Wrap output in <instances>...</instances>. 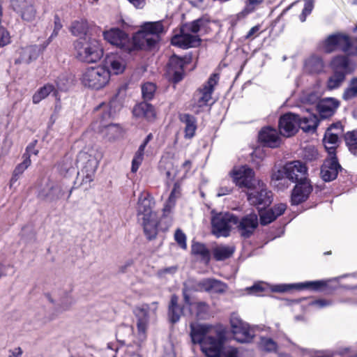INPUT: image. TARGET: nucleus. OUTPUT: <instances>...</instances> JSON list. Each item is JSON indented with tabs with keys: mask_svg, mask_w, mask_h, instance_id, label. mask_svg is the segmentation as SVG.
Here are the masks:
<instances>
[{
	"mask_svg": "<svg viewBox=\"0 0 357 357\" xmlns=\"http://www.w3.org/2000/svg\"><path fill=\"white\" fill-rule=\"evenodd\" d=\"M332 128H336L341 130V125L340 123L333 124L325 132L323 141L324 146L329 155H333V154H335V149L337 146L339 139L337 133H333L331 132Z\"/></svg>",
	"mask_w": 357,
	"mask_h": 357,
	"instance_id": "cd10ccee",
	"label": "nucleus"
},
{
	"mask_svg": "<svg viewBox=\"0 0 357 357\" xmlns=\"http://www.w3.org/2000/svg\"><path fill=\"white\" fill-rule=\"evenodd\" d=\"M56 84L61 91H66L71 86L73 79L68 74L63 73L57 77Z\"/></svg>",
	"mask_w": 357,
	"mask_h": 357,
	"instance_id": "09e8293b",
	"label": "nucleus"
},
{
	"mask_svg": "<svg viewBox=\"0 0 357 357\" xmlns=\"http://www.w3.org/2000/svg\"><path fill=\"white\" fill-rule=\"evenodd\" d=\"M165 32L162 21L145 22L141 29L132 37L119 28H112L102 33L104 39L112 45L124 51L132 52L138 50H151L160 40V36Z\"/></svg>",
	"mask_w": 357,
	"mask_h": 357,
	"instance_id": "f257e3e1",
	"label": "nucleus"
},
{
	"mask_svg": "<svg viewBox=\"0 0 357 357\" xmlns=\"http://www.w3.org/2000/svg\"><path fill=\"white\" fill-rule=\"evenodd\" d=\"M313 8V0H305L304 8L302 10L301 14L299 16V19L302 22L305 21L307 16L311 13Z\"/></svg>",
	"mask_w": 357,
	"mask_h": 357,
	"instance_id": "13d9d810",
	"label": "nucleus"
},
{
	"mask_svg": "<svg viewBox=\"0 0 357 357\" xmlns=\"http://www.w3.org/2000/svg\"><path fill=\"white\" fill-rule=\"evenodd\" d=\"M103 132L109 140H112L121 136L122 130L117 124H109L105 126Z\"/></svg>",
	"mask_w": 357,
	"mask_h": 357,
	"instance_id": "de8ad7c7",
	"label": "nucleus"
},
{
	"mask_svg": "<svg viewBox=\"0 0 357 357\" xmlns=\"http://www.w3.org/2000/svg\"><path fill=\"white\" fill-rule=\"evenodd\" d=\"M235 247L229 245H218L212 249L213 258L216 261H224L230 258L235 252Z\"/></svg>",
	"mask_w": 357,
	"mask_h": 357,
	"instance_id": "473e14b6",
	"label": "nucleus"
},
{
	"mask_svg": "<svg viewBox=\"0 0 357 357\" xmlns=\"http://www.w3.org/2000/svg\"><path fill=\"white\" fill-rule=\"evenodd\" d=\"M10 43V36L6 28L0 24V47H3Z\"/></svg>",
	"mask_w": 357,
	"mask_h": 357,
	"instance_id": "680f3d73",
	"label": "nucleus"
},
{
	"mask_svg": "<svg viewBox=\"0 0 357 357\" xmlns=\"http://www.w3.org/2000/svg\"><path fill=\"white\" fill-rule=\"evenodd\" d=\"M357 96V78L351 80L349 87L343 93V98L346 100Z\"/></svg>",
	"mask_w": 357,
	"mask_h": 357,
	"instance_id": "603ef678",
	"label": "nucleus"
},
{
	"mask_svg": "<svg viewBox=\"0 0 357 357\" xmlns=\"http://www.w3.org/2000/svg\"><path fill=\"white\" fill-rule=\"evenodd\" d=\"M40 52V47L37 45H29L19 50V57L15 60V64H29L36 60Z\"/></svg>",
	"mask_w": 357,
	"mask_h": 357,
	"instance_id": "5701e85b",
	"label": "nucleus"
},
{
	"mask_svg": "<svg viewBox=\"0 0 357 357\" xmlns=\"http://www.w3.org/2000/svg\"><path fill=\"white\" fill-rule=\"evenodd\" d=\"M346 75L344 73L333 71V74L328 78L327 82L328 89L333 90L339 88L344 81Z\"/></svg>",
	"mask_w": 357,
	"mask_h": 357,
	"instance_id": "37998d69",
	"label": "nucleus"
},
{
	"mask_svg": "<svg viewBox=\"0 0 357 357\" xmlns=\"http://www.w3.org/2000/svg\"><path fill=\"white\" fill-rule=\"evenodd\" d=\"M181 183L178 181H176L174 184V187H173V189L169 195V197H171V199H175V200H176V199L181 196Z\"/></svg>",
	"mask_w": 357,
	"mask_h": 357,
	"instance_id": "69168bd1",
	"label": "nucleus"
},
{
	"mask_svg": "<svg viewBox=\"0 0 357 357\" xmlns=\"http://www.w3.org/2000/svg\"><path fill=\"white\" fill-rule=\"evenodd\" d=\"M259 347L264 351L268 352L276 351L278 344L270 337H261L259 342Z\"/></svg>",
	"mask_w": 357,
	"mask_h": 357,
	"instance_id": "8fccbe9b",
	"label": "nucleus"
},
{
	"mask_svg": "<svg viewBox=\"0 0 357 357\" xmlns=\"http://www.w3.org/2000/svg\"><path fill=\"white\" fill-rule=\"evenodd\" d=\"M285 169L287 172V179L293 183H298L307 179V168L299 160L287 162Z\"/></svg>",
	"mask_w": 357,
	"mask_h": 357,
	"instance_id": "dca6fc26",
	"label": "nucleus"
},
{
	"mask_svg": "<svg viewBox=\"0 0 357 357\" xmlns=\"http://www.w3.org/2000/svg\"><path fill=\"white\" fill-rule=\"evenodd\" d=\"M264 1V0H246L243 10L231 17V26H234L238 22L245 20L250 14L254 13Z\"/></svg>",
	"mask_w": 357,
	"mask_h": 357,
	"instance_id": "b1692460",
	"label": "nucleus"
},
{
	"mask_svg": "<svg viewBox=\"0 0 357 357\" xmlns=\"http://www.w3.org/2000/svg\"><path fill=\"white\" fill-rule=\"evenodd\" d=\"M307 114L299 116V128L305 132H313L316 131L319 125V119L315 114L312 112V108H306Z\"/></svg>",
	"mask_w": 357,
	"mask_h": 357,
	"instance_id": "bb28decb",
	"label": "nucleus"
},
{
	"mask_svg": "<svg viewBox=\"0 0 357 357\" xmlns=\"http://www.w3.org/2000/svg\"><path fill=\"white\" fill-rule=\"evenodd\" d=\"M156 91V86L152 82L144 83L142 86V94L144 100L149 101L153 98Z\"/></svg>",
	"mask_w": 357,
	"mask_h": 357,
	"instance_id": "49530a36",
	"label": "nucleus"
},
{
	"mask_svg": "<svg viewBox=\"0 0 357 357\" xmlns=\"http://www.w3.org/2000/svg\"><path fill=\"white\" fill-rule=\"evenodd\" d=\"M237 349L231 347H225L222 349L221 356L222 357H238Z\"/></svg>",
	"mask_w": 357,
	"mask_h": 357,
	"instance_id": "0e129e2a",
	"label": "nucleus"
},
{
	"mask_svg": "<svg viewBox=\"0 0 357 357\" xmlns=\"http://www.w3.org/2000/svg\"><path fill=\"white\" fill-rule=\"evenodd\" d=\"M178 271L177 266H172L159 269L157 271V276L160 279H167V275L173 276Z\"/></svg>",
	"mask_w": 357,
	"mask_h": 357,
	"instance_id": "6e6d98bb",
	"label": "nucleus"
},
{
	"mask_svg": "<svg viewBox=\"0 0 357 357\" xmlns=\"http://www.w3.org/2000/svg\"><path fill=\"white\" fill-rule=\"evenodd\" d=\"M238 223V218L230 213H220L211 218L212 233L216 237H227L234 225Z\"/></svg>",
	"mask_w": 357,
	"mask_h": 357,
	"instance_id": "1a4fd4ad",
	"label": "nucleus"
},
{
	"mask_svg": "<svg viewBox=\"0 0 357 357\" xmlns=\"http://www.w3.org/2000/svg\"><path fill=\"white\" fill-rule=\"evenodd\" d=\"M88 31V24L84 20H75L72 22L70 26V32L75 36H79V38L86 36Z\"/></svg>",
	"mask_w": 357,
	"mask_h": 357,
	"instance_id": "ea45409f",
	"label": "nucleus"
},
{
	"mask_svg": "<svg viewBox=\"0 0 357 357\" xmlns=\"http://www.w3.org/2000/svg\"><path fill=\"white\" fill-rule=\"evenodd\" d=\"M132 114L135 117L144 118L148 121L153 119L155 116L153 105L146 100L137 104L132 109Z\"/></svg>",
	"mask_w": 357,
	"mask_h": 357,
	"instance_id": "7c9ffc66",
	"label": "nucleus"
},
{
	"mask_svg": "<svg viewBox=\"0 0 357 357\" xmlns=\"http://www.w3.org/2000/svg\"><path fill=\"white\" fill-rule=\"evenodd\" d=\"M183 314V307L178 304V297L176 294L171 296L168 305L167 316L172 324L177 323Z\"/></svg>",
	"mask_w": 357,
	"mask_h": 357,
	"instance_id": "c85d7f7f",
	"label": "nucleus"
},
{
	"mask_svg": "<svg viewBox=\"0 0 357 357\" xmlns=\"http://www.w3.org/2000/svg\"><path fill=\"white\" fill-rule=\"evenodd\" d=\"M111 73L115 75L122 73L126 68L125 61L116 54H110L106 56L105 66Z\"/></svg>",
	"mask_w": 357,
	"mask_h": 357,
	"instance_id": "a878e982",
	"label": "nucleus"
},
{
	"mask_svg": "<svg viewBox=\"0 0 357 357\" xmlns=\"http://www.w3.org/2000/svg\"><path fill=\"white\" fill-rule=\"evenodd\" d=\"M312 185L307 178L303 181L296 183L291 195L292 205H298L305 202L312 191Z\"/></svg>",
	"mask_w": 357,
	"mask_h": 357,
	"instance_id": "aec40b11",
	"label": "nucleus"
},
{
	"mask_svg": "<svg viewBox=\"0 0 357 357\" xmlns=\"http://www.w3.org/2000/svg\"><path fill=\"white\" fill-rule=\"evenodd\" d=\"M271 179L273 182H279L278 184L282 183V181H284V182L286 181L287 179V172L285 169V165H284L282 167L277 169L273 170L272 175H271Z\"/></svg>",
	"mask_w": 357,
	"mask_h": 357,
	"instance_id": "5fc2aeb1",
	"label": "nucleus"
},
{
	"mask_svg": "<svg viewBox=\"0 0 357 357\" xmlns=\"http://www.w3.org/2000/svg\"><path fill=\"white\" fill-rule=\"evenodd\" d=\"M344 140L349 151L356 155L357 153V130L348 132L344 135Z\"/></svg>",
	"mask_w": 357,
	"mask_h": 357,
	"instance_id": "c03bdc74",
	"label": "nucleus"
},
{
	"mask_svg": "<svg viewBox=\"0 0 357 357\" xmlns=\"http://www.w3.org/2000/svg\"><path fill=\"white\" fill-rule=\"evenodd\" d=\"M261 29V25L257 24L252 27L246 35L243 36L244 40H252L255 39L258 35Z\"/></svg>",
	"mask_w": 357,
	"mask_h": 357,
	"instance_id": "e2e57ef3",
	"label": "nucleus"
},
{
	"mask_svg": "<svg viewBox=\"0 0 357 357\" xmlns=\"http://www.w3.org/2000/svg\"><path fill=\"white\" fill-rule=\"evenodd\" d=\"M208 22V21L206 18L200 17L191 22L185 23L182 26H183L184 31H188L189 32L197 33L202 27H204Z\"/></svg>",
	"mask_w": 357,
	"mask_h": 357,
	"instance_id": "79ce46f5",
	"label": "nucleus"
},
{
	"mask_svg": "<svg viewBox=\"0 0 357 357\" xmlns=\"http://www.w3.org/2000/svg\"><path fill=\"white\" fill-rule=\"evenodd\" d=\"M174 239L182 249L187 248L186 236L181 229H177L174 234Z\"/></svg>",
	"mask_w": 357,
	"mask_h": 357,
	"instance_id": "052dcab7",
	"label": "nucleus"
},
{
	"mask_svg": "<svg viewBox=\"0 0 357 357\" xmlns=\"http://www.w3.org/2000/svg\"><path fill=\"white\" fill-rule=\"evenodd\" d=\"M334 72L344 73L347 75L349 73V61L347 56H337L333 58L331 63Z\"/></svg>",
	"mask_w": 357,
	"mask_h": 357,
	"instance_id": "f704fd0d",
	"label": "nucleus"
},
{
	"mask_svg": "<svg viewBox=\"0 0 357 357\" xmlns=\"http://www.w3.org/2000/svg\"><path fill=\"white\" fill-rule=\"evenodd\" d=\"M201 39L198 36L190 34L188 31H184L183 26L181 27L180 33L174 36L171 40L172 45L183 49L195 47L199 45Z\"/></svg>",
	"mask_w": 357,
	"mask_h": 357,
	"instance_id": "a211bd4d",
	"label": "nucleus"
},
{
	"mask_svg": "<svg viewBox=\"0 0 357 357\" xmlns=\"http://www.w3.org/2000/svg\"><path fill=\"white\" fill-rule=\"evenodd\" d=\"M191 58L185 56L179 57L173 55L169 61V74L172 75L174 83L176 84L181 81L184 76V68L190 63Z\"/></svg>",
	"mask_w": 357,
	"mask_h": 357,
	"instance_id": "2eb2a0df",
	"label": "nucleus"
},
{
	"mask_svg": "<svg viewBox=\"0 0 357 357\" xmlns=\"http://www.w3.org/2000/svg\"><path fill=\"white\" fill-rule=\"evenodd\" d=\"M342 169L339 164L336 154L330 155L326 158L321 167V177L325 182H330L335 180L340 170Z\"/></svg>",
	"mask_w": 357,
	"mask_h": 357,
	"instance_id": "6ab92c4d",
	"label": "nucleus"
},
{
	"mask_svg": "<svg viewBox=\"0 0 357 357\" xmlns=\"http://www.w3.org/2000/svg\"><path fill=\"white\" fill-rule=\"evenodd\" d=\"M276 215L273 211L268 210L260 215V222L262 225H267L276 219Z\"/></svg>",
	"mask_w": 357,
	"mask_h": 357,
	"instance_id": "bf43d9fd",
	"label": "nucleus"
},
{
	"mask_svg": "<svg viewBox=\"0 0 357 357\" xmlns=\"http://www.w3.org/2000/svg\"><path fill=\"white\" fill-rule=\"evenodd\" d=\"M181 122L185 124V137L190 139L194 137L197 130L196 118L189 114H181L179 115Z\"/></svg>",
	"mask_w": 357,
	"mask_h": 357,
	"instance_id": "72a5a7b5",
	"label": "nucleus"
},
{
	"mask_svg": "<svg viewBox=\"0 0 357 357\" xmlns=\"http://www.w3.org/2000/svg\"><path fill=\"white\" fill-rule=\"evenodd\" d=\"M12 10L27 22L33 21L36 15L32 0H8Z\"/></svg>",
	"mask_w": 357,
	"mask_h": 357,
	"instance_id": "4468645a",
	"label": "nucleus"
},
{
	"mask_svg": "<svg viewBox=\"0 0 357 357\" xmlns=\"http://www.w3.org/2000/svg\"><path fill=\"white\" fill-rule=\"evenodd\" d=\"M154 202L149 196L141 195L137 202V215H142L144 232L149 240L156 237L158 218L157 213L153 211Z\"/></svg>",
	"mask_w": 357,
	"mask_h": 357,
	"instance_id": "7ed1b4c3",
	"label": "nucleus"
},
{
	"mask_svg": "<svg viewBox=\"0 0 357 357\" xmlns=\"http://www.w3.org/2000/svg\"><path fill=\"white\" fill-rule=\"evenodd\" d=\"M287 208V205L285 204H278L275 205L273 208H270V211H273V213L276 215V218L282 215Z\"/></svg>",
	"mask_w": 357,
	"mask_h": 357,
	"instance_id": "338daca9",
	"label": "nucleus"
},
{
	"mask_svg": "<svg viewBox=\"0 0 357 357\" xmlns=\"http://www.w3.org/2000/svg\"><path fill=\"white\" fill-rule=\"evenodd\" d=\"M68 188L64 186L63 184H56L52 185L47 193H40V195L50 199V201L57 200L63 197L66 190Z\"/></svg>",
	"mask_w": 357,
	"mask_h": 357,
	"instance_id": "4c0bfd02",
	"label": "nucleus"
},
{
	"mask_svg": "<svg viewBox=\"0 0 357 357\" xmlns=\"http://www.w3.org/2000/svg\"><path fill=\"white\" fill-rule=\"evenodd\" d=\"M233 182L240 188H245L248 200L251 205L255 206L259 210L269 206L272 201V192L268 190L263 182H258V187L255 188L254 171L247 167L242 166L238 169L233 170L231 173Z\"/></svg>",
	"mask_w": 357,
	"mask_h": 357,
	"instance_id": "f03ea898",
	"label": "nucleus"
},
{
	"mask_svg": "<svg viewBox=\"0 0 357 357\" xmlns=\"http://www.w3.org/2000/svg\"><path fill=\"white\" fill-rule=\"evenodd\" d=\"M54 30L51 34V36L49 37V38L47 39V43L43 46V49L45 48V47L47 45H48V44L52 40V39L54 38H55L56 36H57L59 31L61 29V28L63 27V25L61 24V19L59 18V17L56 15L54 16Z\"/></svg>",
	"mask_w": 357,
	"mask_h": 357,
	"instance_id": "4d7b16f0",
	"label": "nucleus"
},
{
	"mask_svg": "<svg viewBox=\"0 0 357 357\" xmlns=\"http://www.w3.org/2000/svg\"><path fill=\"white\" fill-rule=\"evenodd\" d=\"M110 79V72L104 66L86 68L80 77L81 83L87 88L99 90L105 87Z\"/></svg>",
	"mask_w": 357,
	"mask_h": 357,
	"instance_id": "39448f33",
	"label": "nucleus"
},
{
	"mask_svg": "<svg viewBox=\"0 0 357 357\" xmlns=\"http://www.w3.org/2000/svg\"><path fill=\"white\" fill-rule=\"evenodd\" d=\"M196 316L198 319H206L209 313L210 307L206 302H197L195 304Z\"/></svg>",
	"mask_w": 357,
	"mask_h": 357,
	"instance_id": "3c124183",
	"label": "nucleus"
},
{
	"mask_svg": "<svg viewBox=\"0 0 357 357\" xmlns=\"http://www.w3.org/2000/svg\"><path fill=\"white\" fill-rule=\"evenodd\" d=\"M339 107V102L335 98H326L319 101L316 109L321 119H327L332 116Z\"/></svg>",
	"mask_w": 357,
	"mask_h": 357,
	"instance_id": "393cba45",
	"label": "nucleus"
},
{
	"mask_svg": "<svg viewBox=\"0 0 357 357\" xmlns=\"http://www.w3.org/2000/svg\"><path fill=\"white\" fill-rule=\"evenodd\" d=\"M259 139L264 146L270 148L278 147L281 142L278 131L271 127L264 128L259 132Z\"/></svg>",
	"mask_w": 357,
	"mask_h": 357,
	"instance_id": "4be33fe9",
	"label": "nucleus"
},
{
	"mask_svg": "<svg viewBox=\"0 0 357 357\" xmlns=\"http://www.w3.org/2000/svg\"><path fill=\"white\" fill-rule=\"evenodd\" d=\"M327 283L324 280L307 281L304 282L294 284H281L274 285L272 288L274 292H289L294 289L302 290L304 289H311L313 291H320L326 287Z\"/></svg>",
	"mask_w": 357,
	"mask_h": 357,
	"instance_id": "f8f14e48",
	"label": "nucleus"
},
{
	"mask_svg": "<svg viewBox=\"0 0 357 357\" xmlns=\"http://www.w3.org/2000/svg\"><path fill=\"white\" fill-rule=\"evenodd\" d=\"M157 309L158 302H153L150 305L144 303L135 307L133 310L136 318L137 333L141 342H143L146 337V334L149 324V312L151 310L153 314H155Z\"/></svg>",
	"mask_w": 357,
	"mask_h": 357,
	"instance_id": "9d476101",
	"label": "nucleus"
},
{
	"mask_svg": "<svg viewBox=\"0 0 357 357\" xmlns=\"http://www.w3.org/2000/svg\"><path fill=\"white\" fill-rule=\"evenodd\" d=\"M212 326L207 324L192 322L190 324V336L193 344L199 346L206 340L210 334Z\"/></svg>",
	"mask_w": 357,
	"mask_h": 357,
	"instance_id": "412c9836",
	"label": "nucleus"
},
{
	"mask_svg": "<svg viewBox=\"0 0 357 357\" xmlns=\"http://www.w3.org/2000/svg\"><path fill=\"white\" fill-rule=\"evenodd\" d=\"M324 67V61L318 56H312L305 62V68L310 73H319L323 70Z\"/></svg>",
	"mask_w": 357,
	"mask_h": 357,
	"instance_id": "58836bf2",
	"label": "nucleus"
},
{
	"mask_svg": "<svg viewBox=\"0 0 357 357\" xmlns=\"http://www.w3.org/2000/svg\"><path fill=\"white\" fill-rule=\"evenodd\" d=\"M226 339L224 330H216L214 335H208L200 345L201 350L206 357H221Z\"/></svg>",
	"mask_w": 357,
	"mask_h": 357,
	"instance_id": "6e6552de",
	"label": "nucleus"
},
{
	"mask_svg": "<svg viewBox=\"0 0 357 357\" xmlns=\"http://www.w3.org/2000/svg\"><path fill=\"white\" fill-rule=\"evenodd\" d=\"M76 57L82 62L96 63L103 56V48L99 40L81 37L73 43Z\"/></svg>",
	"mask_w": 357,
	"mask_h": 357,
	"instance_id": "20e7f679",
	"label": "nucleus"
},
{
	"mask_svg": "<svg viewBox=\"0 0 357 357\" xmlns=\"http://www.w3.org/2000/svg\"><path fill=\"white\" fill-rule=\"evenodd\" d=\"M75 301L70 295H66L60 300V303L56 308L59 312L68 310L74 304Z\"/></svg>",
	"mask_w": 357,
	"mask_h": 357,
	"instance_id": "864d4df0",
	"label": "nucleus"
},
{
	"mask_svg": "<svg viewBox=\"0 0 357 357\" xmlns=\"http://www.w3.org/2000/svg\"><path fill=\"white\" fill-rule=\"evenodd\" d=\"M204 282V279L197 281L192 279H189L183 283L182 289L183 300L185 304L191 305L190 292L192 291H204L202 284Z\"/></svg>",
	"mask_w": 357,
	"mask_h": 357,
	"instance_id": "c756f323",
	"label": "nucleus"
},
{
	"mask_svg": "<svg viewBox=\"0 0 357 357\" xmlns=\"http://www.w3.org/2000/svg\"><path fill=\"white\" fill-rule=\"evenodd\" d=\"M259 225L257 215L251 213L238 219V223L236 225L237 229L242 237L244 238H250L254 233Z\"/></svg>",
	"mask_w": 357,
	"mask_h": 357,
	"instance_id": "f3484780",
	"label": "nucleus"
},
{
	"mask_svg": "<svg viewBox=\"0 0 357 357\" xmlns=\"http://www.w3.org/2000/svg\"><path fill=\"white\" fill-rule=\"evenodd\" d=\"M116 105H117L116 98H114L112 100H111L108 104H105V102H102L99 105V107H98L99 108H102V107H103L104 109L109 108V111L105 112L102 114V119H107L108 118H110L116 114V110H118L120 107L119 105L117 106Z\"/></svg>",
	"mask_w": 357,
	"mask_h": 357,
	"instance_id": "a18cd8bd",
	"label": "nucleus"
},
{
	"mask_svg": "<svg viewBox=\"0 0 357 357\" xmlns=\"http://www.w3.org/2000/svg\"><path fill=\"white\" fill-rule=\"evenodd\" d=\"M202 286L204 291L208 293L222 294L227 289V285L225 282L215 278H204Z\"/></svg>",
	"mask_w": 357,
	"mask_h": 357,
	"instance_id": "2f4dec72",
	"label": "nucleus"
},
{
	"mask_svg": "<svg viewBox=\"0 0 357 357\" xmlns=\"http://www.w3.org/2000/svg\"><path fill=\"white\" fill-rule=\"evenodd\" d=\"M53 91H54V86L52 84H47L44 85L33 94L32 97L33 102L38 104Z\"/></svg>",
	"mask_w": 357,
	"mask_h": 357,
	"instance_id": "a19ab883",
	"label": "nucleus"
},
{
	"mask_svg": "<svg viewBox=\"0 0 357 357\" xmlns=\"http://www.w3.org/2000/svg\"><path fill=\"white\" fill-rule=\"evenodd\" d=\"M230 324L234 337L238 342H250L255 336L254 328L241 319L237 314H231Z\"/></svg>",
	"mask_w": 357,
	"mask_h": 357,
	"instance_id": "9b49d317",
	"label": "nucleus"
},
{
	"mask_svg": "<svg viewBox=\"0 0 357 357\" xmlns=\"http://www.w3.org/2000/svg\"><path fill=\"white\" fill-rule=\"evenodd\" d=\"M280 133L287 137L294 135L299 129V115L293 113H286L279 119Z\"/></svg>",
	"mask_w": 357,
	"mask_h": 357,
	"instance_id": "ddd939ff",
	"label": "nucleus"
},
{
	"mask_svg": "<svg viewBox=\"0 0 357 357\" xmlns=\"http://www.w3.org/2000/svg\"><path fill=\"white\" fill-rule=\"evenodd\" d=\"M22 158L23 161L17 165L13 171V176L10 181L11 185L17 181L20 176L31 165V161L29 154L24 153Z\"/></svg>",
	"mask_w": 357,
	"mask_h": 357,
	"instance_id": "e433bc0d",
	"label": "nucleus"
},
{
	"mask_svg": "<svg viewBox=\"0 0 357 357\" xmlns=\"http://www.w3.org/2000/svg\"><path fill=\"white\" fill-rule=\"evenodd\" d=\"M218 80L219 75L213 73L209 77L207 82L195 92L191 104L192 110L195 113L199 114L202 107L211 105L212 94Z\"/></svg>",
	"mask_w": 357,
	"mask_h": 357,
	"instance_id": "423d86ee",
	"label": "nucleus"
},
{
	"mask_svg": "<svg viewBox=\"0 0 357 357\" xmlns=\"http://www.w3.org/2000/svg\"><path fill=\"white\" fill-rule=\"evenodd\" d=\"M192 254L199 256L202 261L208 264L211 260V252L206 245L204 243L195 242L191 247Z\"/></svg>",
	"mask_w": 357,
	"mask_h": 357,
	"instance_id": "c9c22d12",
	"label": "nucleus"
},
{
	"mask_svg": "<svg viewBox=\"0 0 357 357\" xmlns=\"http://www.w3.org/2000/svg\"><path fill=\"white\" fill-rule=\"evenodd\" d=\"M264 290L261 284H255L252 287L248 288V294L259 296Z\"/></svg>",
	"mask_w": 357,
	"mask_h": 357,
	"instance_id": "774afa93",
	"label": "nucleus"
},
{
	"mask_svg": "<svg viewBox=\"0 0 357 357\" xmlns=\"http://www.w3.org/2000/svg\"><path fill=\"white\" fill-rule=\"evenodd\" d=\"M100 155L91 149L89 151H81L77 155V162L81 167L83 174V183H90L93 180L94 174L98 168Z\"/></svg>",
	"mask_w": 357,
	"mask_h": 357,
	"instance_id": "0eeeda50",
	"label": "nucleus"
}]
</instances>
